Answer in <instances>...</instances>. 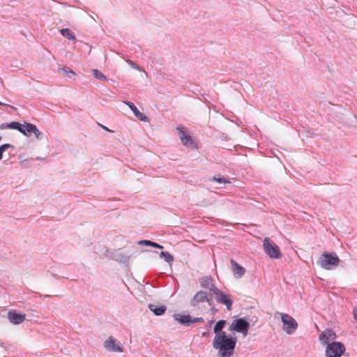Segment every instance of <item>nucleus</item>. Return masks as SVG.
<instances>
[{
	"instance_id": "obj_1",
	"label": "nucleus",
	"mask_w": 357,
	"mask_h": 357,
	"mask_svg": "<svg viewBox=\"0 0 357 357\" xmlns=\"http://www.w3.org/2000/svg\"><path fill=\"white\" fill-rule=\"evenodd\" d=\"M237 338L226 333L215 336L213 340V347L218 349L220 357H231L234 354Z\"/></svg>"
},
{
	"instance_id": "obj_2",
	"label": "nucleus",
	"mask_w": 357,
	"mask_h": 357,
	"mask_svg": "<svg viewBox=\"0 0 357 357\" xmlns=\"http://www.w3.org/2000/svg\"><path fill=\"white\" fill-rule=\"evenodd\" d=\"M340 259L335 252H324L319 260L317 264L326 270H331L337 267L339 264Z\"/></svg>"
},
{
	"instance_id": "obj_3",
	"label": "nucleus",
	"mask_w": 357,
	"mask_h": 357,
	"mask_svg": "<svg viewBox=\"0 0 357 357\" xmlns=\"http://www.w3.org/2000/svg\"><path fill=\"white\" fill-rule=\"evenodd\" d=\"M345 350V347L342 342H331L326 347L325 355L326 357H341Z\"/></svg>"
},
{
	"instance_id": "obj_4",
	"label": "nucleus",
	"mask_w": 357,
	"mask_h": 357,
	"mask_svg": "<svg viewBox=\"0 0 357 357\" xmlns=\"http://www.w3.org/2000/svg\"><path fill=\"white\" fill-rule=\"evenodd\" d=\"M265 252L273 259H280L282 257V253L279 247L268 238H265L263 243Z\"/></svg>"
},
{
	"instance_id": "obj_5",
	"label": "nucleus",
	"mask_w": 357,
	"mask_h": 357,
	"mask_svg": "<svg viewBox=\"0 0 357 357\" xmlns=\"http://www.w3.org/2000/svg\"><path fill=\"white\" fill-rule=\"evenodd\" d=\"M281 320L283 324L282 329L288 335L293 334L298 328L296 321L290 315L281 314Z\"/></svg>"
},
{
	"instance_id": "obj_6",
	"label": "nucleus",
	"mask_w": 357,
	"mask_h": 357,
	"mask_svg": "<svg viewBox=\"0 0 357 357\" xmlns=\"http://www.w3.org/2000/svg\"><path fill=\"white\" fill-rule=\"evenodd\" d=\"M250 328V324L244 318H238L234 319L229 326V330L230 331H235L241 333L244 335L248 334Z\"/></svg>"
},
{
	"instance_id": "obj_7",
	"label": "nucleus",
	"mask_w": 357,
	"mask_h": 357,
	"mask_svg": "<svg viewBox=\"0 0 357 357\" xmlns=\"http://www.w3.org/2000/svg\"><path fill=\"white\" fill-rule=\"evenodd\" d=\"M337 335L332 328H326L322 331L319 335V342L326 347L328 344L335 342Z\"/></svg>"
},
{
	"instance_id": "obj_8",
	"label": "nucleus",
	"mask_w": 357,
	"mask_h": 357,
	"mask_svg": "<svg viewBox=\"0 0 357 357\" xmlns=\"http://www.w3.org/2000/svg\"><path fill=\"white\" fill-rule=\"evenodd\" d=\"M105 348L112 352H123V347L119 342L112 336L107 339L104 343Z\"/></svg>"
},
{
	"instance_id": "obj_9",
	"label": "nucleus",
	"mask_w": 357,
	"mask_h": 357,
	"mask_svg": "<svg viewBox=\"0 0 357 357\" xmlns=\"http://www.w3.org/2000/svg\"><path fill=\"white\" fill-rule=\"evenodd\" d=\"M24 126V132H22L23 135L26 136H31V134L33 133L36 139H42V137L43 135V133L38 129V128L34 124L25 122Z\"/></svg>"
},
{
	"instance_id": "obj_10",
	"label": "nucleus",
	"mask_w": 357,
	"mask_h": 357,
	"mask_svg": "<svg viewBox=\"0 0 357 357\" xmlns=\"http://www.w3.org/2000/svg\"><path fill=\"white\" fill-rule=\"evenodd\" d=\"M215 297L218 303L225 305L227 310H231L233 301L230 295L221 290Z\"/></svg>"
},
{
	"instance_id": "obj_11",
	"label": "nucleus",
	"mask_w": 357,
	"mask_h": 357,
	"mask_svg": "<svg viewBox=\"0 0 357 357\" xmlns=\"http://www.w3.org/2000/svg\"><path fill=\"white\" fill-rule=\"evenodd\" d=\"M8 319L13 324L17 325L25 320L26 314L17 313L15 310H10L8 312Z\"/></svg>"
},
{
	"instance_id": "obj_12",
	"label": "nucleus",
	"mask_w": 357,
	"mask_h": 357,
	"mask_svg": "<svg viewBox=\"0 0 357 357\" xmlns=\"http://www.w3.org/2000/svg\"><path fill=\"white\" fill-rule=\"evenodd\" d=\"M207 293L205 291H199L190 300V305L197 307L199 303H204L207 300Z\"/></svg>"
},
{
	"instance_id": "obj_13",
	"label": "nucleus",
	"mask_w": 357,
	"mask_h": 357,
	"mask_svg": "<svg viewBox=\"0 0 357 357\" xmlns=\"http://www.w3.org/2000/svg\"><path fill=\"white\" fill-rule=\"evenodd\" d=\"M177 131L179 138L184 146H190L193 144L191 136L186 134L184 128L178 126L177 127Z\"/></svg>"
},
{
	"instance_id": "obj_14",
	"label": "nucleus",
	"mask_w": 357,
	"mask_h": 357,
	"mask_svg": "<svg viewBox=\"0 0 357 357\" xmlns=\"http://www.w3.org/2000/svg\"><path fill=\"white\" fill-rule=\"evenodd\" d=\"M124 103L129 107L138 119L144 122H148L149 121V118L145 114L139 111L134 103L129 101H125Z\"/></svg>"
},
{
	"instance_id": "obj_15",
	"label": "nucleus",
	"mask_w": 357,
	"mask_h": 357,
	"mask_svg": "<svg viewBox=\"0 0 357 357\" xmlns=\"http://www.w3.org/2000/svg\"><path fill=\"white\" fill-rule=\"evenodd\" d=\"M230 263L234 277L236 278H241L245 273V269L233 259L230 260Z\"/></svg>"
},
{
	"instance_id": "obj_16",
	"label": "nucleus",
	"mask_w": 357,
	"mask_h": 357,
	"mask_svg": "<svg viewBox=\"0 0 357 357\" xmlns=\"http://www.w3.org/2000/svg\"><path fill=\"white\" fill-rule=\"evenodd\" d=\"M173 318L181 325L189 326L192 324L191 316L189 314H174Z\"/></svg>"
},
{
	"instance_id": "obj_17",
	"label": "nucleus",
	"mask_w": 357,
	"mask_h": 357,
	"mask_svg": "<svg viewBox=\"0 0 357 357\" xmlns=\"http://www.w3.org/2000/svg\"><path fill=\"white\" fill-rule=\"evenodd\" d=\"M24 127V124H22L17 121H13L9 123H1L0 126V129H1V130L7 129V128L14 129V130H18L20 132H24V130H23Z\"/></svg>"
},
{
	"instance_id": "obj_18",
	"label": "nucleus",
	"mask_w": 357,
	"mask_h": 357,
	"mask_svg": "<svg viewBox=\"0 0 357 357\" xmlns=\"http://www.w3.org/2000/svg\"><path fill=\"white\" fill-rule=\"evenodd\" d=\"M112 259L122 264H128L130 261V256L123 253L120 250H116L113 254Z\"/></svg>"
},
{
	"instance_id": "obj_19",
	"label": "nucleus",
	"mask_w": 357,
	"mask_h": 357,
	"mask_svg": "<svg viewBox=\"0 0 357 357\" xmlns=\"http://www.w3.org/2000/svg\"><path fill=\"white\" fill-rule=\"evenodd\" d=\"M148 307L155 316L162 315L167 310V307L165 305L158 306L154 304H149Z\"/></svg>"
},
{
	"instance_id": "obj_20",
	"label": "nucleus",
	"mask_w": 357,
	"mask_h": 357,
	"mask_svg": "<svg viewBox=\"0 0 357 357\" xmlns=\"http://www.w3.org/2000/svg\"><path fill=\"white\" fill-rule=\"evenodd\" d=\"M227 324V321L225 320H219L216 322L214 328L213 332L215 333V336L221 335L222 333H226L225 331H222V329L225 327Z\"/></svg>"
},
{
	"instance_id": "obj_21",
	"label": "nucleus",
	"mask_w": 357,
	"mask_h": 357,
	"mask_svg": "<svg viewBox=\"0 0 357 357\" xmlns=\"http://www.w3.org/2000/svg\"><path fill=\"white\" fill-rule=\"evenodd\" d=\"M59 31L63 37L67 38L68 40H76L74 33L69 29H62Z\"/></svg>"
},
{
	"instance_id": "obj_22",
	"label": "nucleus",
	"mask_w": 357,
	"mask_h": 357,
	"mask_svg": "<svg viewBox=\"0 0 357 357\" xmlns=\"http://www.w3.org/2000/svg\"><path fill=\"white\" fill-rule=\"evenodd\" d=\"M92 74L97 79L104 82H107L108 80L107 77L97 69H93L92 70Z\"/></svg>"
},
{
	"instance_id": "obj_23",
	"label": "nucleus",
	"mask_w": 357,
	"mask_h": 357,
	"mask_svg": "<svg viewBox=\"0 0 357 357\" xmlns=\"http://www.w3.org/2000/svg\"><path fill=\"white\" fill-rule=\"evenodd\" d=\"M161 258H164L165 261L169 264H172L174 261V257L168 252L162 251L160 254Z\"/></svg>"
},
{
	"instance_id": "obj_24",
	"label": "nucleus",
	"mask_w": 357,
	"mask_h": 357,
	"mask_svg": "<svg viewBox=\"0 0 357 357\" xmlns=\"http://www.w3.org/2000/svg\"><path fill=\"white\" fill-rule=\"evenodd\" d=\"M59 72L66 75L69 78H72L76 75L75 73L71 70L69 68H59Z\"/></svg>"
},
{
	"instance_id": "obj_25",
	"label": "nucleus",
	"mask_w": 357,
	"mask_h": 357,
	"mask_svg": "<svg viewBox=\"0 0 357 357\" xmlns=\"http://www.w3.org/2000/svg\"><path fill=\"white\" fill-rule=\"evenodd\" d=\"M210 181H216L219 183H229L230 181L224 177H212Z\"/></svg>"
},
{
	"instance_id": "obj_26",
	"label": "nucleus",
	"mask_w": 357,
	"mask_h": 357,
	"mask_svg": "<svg viewBox=\"0 0 357 357\" xmlns=\"http://www.w3.org/2000/svg\"><path fill=\"white\" fill-rule=\"evenodd\" d=\"M126 62L128 64H129L132 68L137 69L139 71L144 70L142 67H140L139 65H137L136 63H135L133 61L130 59H127Z\"/></svg>"
},
{
	"instance_id": "obj_27",
	"label": "nucleus",
	"mask_w": 357,
	"mask_h": 357,
	"mask_svg": "<svg viewBox=\"0 0 357 357\" xmlns=\"http://www.w3.org/2000/svg\"><path fill=\"white\" fill-rule=\"evenodd\" d=\"M211 284H212L211 279L208 278H204L201 281V286L204 288L207 289Z\"/></svg>"
},
{
	"instance_id": "obj_28",
	"label": "nucleus",
	"mask_w": 357,
	"mask_h": 357,
	"mask_svg": "<svg viewBox=\"0 0 357 357\" xmlns=\"http://www.w3.org/2000/svg\"><path fill=\"white\" fill-rule=\"evenodd\" d=\"M207 289H209V291L215 295V296L218 294V292H220L221 290L218 289L214 284H211L209 285V287H208Z\"/></svg>"
},
{
	"instance_id": "obj_29",
	"label": "nucleus",
	"mask_w": 357,
	"mask_h": 357,
	"mask_svg": "<svg viewBox=\"0 0 357 357\" xmlns=\"http://www.w3.org/2000/svg\"><path fill=\"white\" fill-rule=\"evenodd\" d=\"M152 243H153V241H149V240H142L138 242V244L142 245H146V246L151 247Z\"/></svg>"
},
{
	"instance_id": "obj_30",
	"label": "nucleus",
	"mask_w": 357,
	"mask_h": 357,
	"mask_svg": "<svg viewBox=\"0 0 357 357\" xmlns=\"http://www.w3.org/2000/svg\"><path fill=\"white\" fill-rule=\"evenodd\" d=\"M191 321H192V324H195V323H201V322H204V319L202 317L192 318L191 317Z\"/></svg>"
},
{
	"instance_id": "obj_31",
	"label": "nucleus",
	"mask_w": 357,
	"mask_h": 357,
	"mask_svg": "<svg viewBox=\"0 0 357 357\" xmlns=\"http://www.w3.org/2000/svg\"><path fill=\"white\" fill-rule=\"evenodd\" d=\"M13 146L10 144H4L0 146V148L5 151L7 149L11 148Z\"/></svg>"
},
{
	"instance_id": "obj_32",
	"label": "nucleus",
	"mask_w": 357,
	"mask_h": 357,
	"mask_svg": "<svg viewBox=\"0 0 357 357\" xmlns=\"http://www.w3.org/2000/svg\"><path fill=\"white\" fill-rule=\"evenodd\" d=\"M151 247L153 248H158V249H162L163 248V246L155 243V242H153L152 243V245H151Z\"/></svg>"
},
{
	"instance_id": "obj_33",
	"label": "nucleus",
	"mask_w": 357,
	"mask_h": 357,
	"mask_svg": "<svg viewBox=\"0 0 357 357\" xmlns=\"http://www.w3.org/2000/svg\"><path fill=\"white\" fill-rule=\"evenodd\" d=\"M206 301L208 303L209 306H211V307L214 306L213 301H212L211 298H208V296H207V300H206Z\"/></svg>"
},
{
	"instance_id": "obj_34",
	"label": "nucleus",
	"mask_w": 357,
	"mask_h": 357,
	"mask_svg": "<svg viewBox=\"0 0 357 357\" xmlns=\"http://www.w3.org/2000/svg\"><path fill=\"white\" fill-rule=\"evenodd\" d=\"M210 310L213 314H215L218 312V309H217L215 306L211 307Z\"/></svg>"
},
{
	"instance_id": "obj_35",
	"label": "nucleus",
	"mask_w": 357,
	"mask_h": 357,
	"mask_svg": "<svg viewBox=\"0 0 357 357\" xmlns=\"http://www.w3.org/2000/svg\"><path fill=\"white\" fill-rule=\"evenodd\" d=\"M98 125H99V126H100L103 130H106V131L111 132H114L113 130H109L107 127H106V126H102V125H101V124H100V123H98Z\"/></svg>"
},
{
	"instance_id": "obj_36",
	"label": "nucleus",
	"mask_w": 357,
	"mask_h": 357,
	"mask_svg": "<svg viewBox=\"0 0 357 357\" xmlns=\"http://www.w3.org/2000/svg\"><path fill=\"white\" fill-rule=\"evenodd\" d=\"M354 318L357 321V308H354L353 311Z\"/></svg>"
},
{
	"instance_id": "obj_37",
	"label": "nucleus",
	"mask_w": 357,
	"mask_h": 357,
	"mask_svg": "<svg viewBox=\"0 0 357 357\" xmlns=\"http://www.w3.org/2000/svg\"><path fill=\"white\" fill-rule=\"evenodd\" d=\"M38 294L41 298H49V297H50V295H48V294H45V295H43V294Z\"/></svg>"
},
{
	"instance_id": "obj_38",
	"label": "nucleus",
	"mask_w": 357,
	"mask_h": 357,
	"mask_svg": "<svg viewBox=\"0 0 357 357\" xmlns=\"http://www.w3.org/2000/svg\"><path fill=\"white\" fill-rule=\"evenodd\" d=\"M3 152L4 151L0 148V160L2 159Z\"/></svg>"
},
{
	"instance_id": "obj_39",
	"label": "nucleus",
	"mask_w": 357,
	"mask_h": 357,
	"mask_svg": "<svg viewBox=\"0 0 357 357\" xmlns=\"http://www.w3.org/2000/svg\"><path fill=\"white\" fill-rule=\"evenodd\" d=\"M213 323H214L213 320L209 321L208 324V327H211Z\"/></svg>"
},
{
	"instance_id": "obj_40",
	"label": "nucleus",
	"mask_w": 357,
	"mask_h": 357,
	"mask_svg": "<svg viewBox=\"0 0 357 357\" xmlns=\"http://www.w3.org/2000/svg\"><path fill=\"white\" fill-rule=\"evenodd\" d=\"M208 334H209L208 332H204V333H202V337H208Z\"/></svg>"
},
{
	"instance_id": "obj_41",
	"label": "nucleus",
	"mask_w": 357,
	"mask_h": 357,
	"mask_svg": "<svg viewBox=\"0 0 357 357\" xmlns=\"http://www.w3.org/2000/svg\"><path fill=\"white\" fill-rule=\"evenodd\" d=\"M1 105H4V104L3 102H0V106Z\"/></svg>"
}]
</instances>
